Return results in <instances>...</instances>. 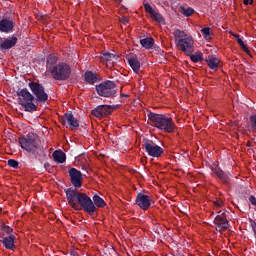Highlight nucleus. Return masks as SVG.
Segmentation results:
<instances>
[{
	"instance_id": "f257e3e1",
	"label": "nucleus",
	"mask_w": 256,
	"mask_h": 256,
	"mask_svg": "<svg viewBox=\"0 0 256 256\" xmlns=\"http://www.w3.org/2000/svg\"><path fill=\"white\" fill-rule=\"evenodd\" d=\"M68 204L73 210L79 211L80 208L89 215H94L96 206L92 202L89 195L79 192L75 188H67L64 190ZM80 206V208H79Z\"/></svg>"
},
{
	"instance_id": "f03ea898",
	"label": "nucleus",
	"mask_w": 256,
	"mask_h": 256,
	"mask_svg": "<svg viewBox=\"0 0 256 256\" xmlns=\"http://www.w3.org/2000/svg\"><path fill=\"white\" fill-rule=\"evenodd\" d=\"M19 144L32 158L38 159L39 161H45L47 159L45 149L40 147L39 142L36 138H33V136L20 137Z\"/></svg>"
},
{
	"instance_id": "7ed1b4c3",
	"label": "nucleus",
	"mask_w": 256,
	"mask_h": 256,
	"mask_svg": "<svg viewBox=\"0 0 256 256\" xmlns=\"http://www.w3.org/2000/svg\"><path fill=\"white\" fill-rule=\"evenodd\" d=\"M147 118L150 120L151 125L160 131L173 133L175 130V124L173 122V118L171 117L150 112L147 114Z\"/></svg>"
},
{
	"instance_id": "20e7f679",
	"label": "nucleus",
	"mask_w": 256,
	"mask_h": 256,
	"mask_svg": "<svg viewBox=\"0 0 256 256\" xmlns=\"http://www.w3.org/2000/svg\"><path fill=\"white\" fill-rule=\"evenodd\" d=\"M176 46L180 47V50L187 56H190L194 52L193 37L186 34L182 30H176L173 33Z\"/></svg>"
},
{
	"instance_id": "39448f33",
	"label": "nucleus",
	"mask_w": 256,
	"mask_h": 256,
	"mask_svg": "<svg viewBox=\"0 0 256 256\" xmlns=\"http://www.w3.org/2000/svg\"><path fill=\"white\" fill-rule=\"evenodd\" d=\"M18 103L25 112L33 113L37 111L38 104L34 103L35 96L27 88L17 91Z\"/></svg>"
},
{
	"instance_id": "423d86ee",
	"label": "nucleus",
	"mask_w": 256,
	"mask_h": 256,
	"mask_svg": "<svg viewBox=\"0 0 256 256\" xmlns=\"http://www.w3.org/2000/svg\"><path fill=\"white\" fill-rule=\"evenodd\" d=\"M50 74L54 80L66 81L72 74V69L67 62H59L50 68Z\"/></svg>"
},
{
	"instance_id": "0eeeda50",
	"label": "nucleus",
	"mask_w": 256,
	"mask_h": 256,
	"mask_svg": "<svg viewBox=\"0 0 256 256\" xmlns=\"http://www.w3.org/2000/svg\"><path fill=\"white\" fill-rule=\"evenodd\" d=\"M117 84L114 81L106 80L95 86L97 95L104 98H115L117 96Z\"/></svg>"
},
{
	"instance_id": "6e6552de",
	"label": "nucleus",
	"mask_w": 256,
	"mask_h": 256,
	"mask_svg": "<svg viewBox=\"0 0 256 256\" xmlns=\"http://www.w3.org/2000/svg\"><path fill=\"white\" fill-rule=\"evenodd\" d=\"M28 86L32 95L35 97L37 104L46 103L48 101L49 96L45 91V87L41 83L30 81Z\"/></svg>"
},
{
	"instance_id": "1a4fd4ad",
	"label": "nucleus",
	"mask_w": 256,
	"mask_h": 256,
	"mask_svg": "<svg viewBox=\"0 0 256 256\" xmlns=\"http://www.w3.org/2000/svg\"><path fill=\"white\" fill-rule=\"evenodd\" d=\"M143 147L145 148L146 153L150 157L159 158L164 154L163 148L158 146L157 143H155L154 141H152L150 139L143 140Z\"/></svg>"
},
{
	"instance_id": "9d476101",
	"label": "nucleus",
	"mask_w": 256,
	"mask_h": 256,
	"mask_svg": "<svg viewBox=\"0 0 256 256\" xmlns=\"http://www.w3.org/2000/svg\"><path fill=\"white\" fill-rule=\"evenodd\" d=\"M112 109H115V106L111 105H99L92 109L91 114L94 115L95 118H104L108 117L112 113Z\"/></svg>"
},
{
	"instance_id": "9b49d317",
	"label": "nucleus",
	"mask_w": 256,
	"mask_h": 256,
	"mask_svg": "<svg viewBox=\"0 0 256 256\" xmlns=\"http://www.w3.org/2000/svg\"><path fill=\"white\" fill-rule=\"evenodd\" d=\"M151 196L138 193L135 198V204L143 211H148L151 207Z\"/></svg>"
},
{
	"instance_id": "f8f14e48",
	"label": "nucleus",
	"mask_w": 256,
	"mask_h": 256,
	"mask_svg": "<svg viewBox=\"0 0 256 256\" xmlns=\"http://www.w3.org/2000/svg\"><path fill=\"white\" fill-rule=\"evenodd\" d=\"M71 183L74 188L79 189L82 187L83 175L78 169L72 168L68 171Z\"/></svg>"
},
{
	"instance_id": "ddd939ff",
	"label": "nucleus",
	"mask_w": 256,
	"mask_h": 256,
	"mask_svg": "<svg viewBox=\"0 0 256 256\" xmlns=\"http://www.w3.org/2000/svg\"><path fill=\"white\" fill-rule=\"evenodd\" d=\"M214 224L216 225V230L218 233H222L229 228V221L225 216V212H222L221 215L216 216L214 219Z\"/></svg>"
},
{
	"instance_id": "4468645a",
	"label": "nucleus",
	"mask_w": 256,
	"mask_h": 256,
	"mask_svg": "<svg viewBox=\"0 0 256 256\" xmlns=\"http://www.w3.org/2000/svg\"><path fill=\"white\" fill-rule=\"evenodd\" d=\"M15 240L16 233L10 234L8 236H0V243L5 249L10 251H14L16 249Z\"/></svg>"
},
{
	"instance_id": "2eb2a0df",
	"label": "nucleus",
	"mask_w": 256,
	"mask_h": 256,
	"mask_svg": "<svg viewBox=\"0 0 256 256\" xmlns=\"http://www.w3.org/2000/svg\"><path fill=\"white\" fill-rule=\"evenodd\" d=\"M69 125L71 130L79 129V120L72 113H66L62 116V125Z\"/></svg>"
},
{
	"instance_id": "dca6fc26",
	"label": "nucleus",
	"mask_w": 256,
	"mask_h": 256,
	"mask_svg": "<svg viewBox=\"0 0 256 256\" xmlns=\"http://www.w3.org/2000/svg\"><path fill=\"white\" fill-rule=\"evenodd\" d=\"M215 175L217 176V178L224 184L228 185L231 180L230 177L218 166H216L215 168L211 169Z\"/></svg>"
},
{
	"instance_id": "f3484780",
	"label": "nucleus",
	"mask_w": 256,
	"mask_h": 256,
	"mask_svg": "<svg viewBox=\"0 0 256 256\" xmlns=\"http://www.w3.org/2000/svg\"><path fill=\"white\" fill-rule=\"evenodd\" d=\"M15 27V23L11 20H7V18H2L0 20V31L4 33H9Z\"/></svg>"
},
{
	"instance_id": "a211bd4d",
	"label": "nucleus",
	"mask_w": 256,
	"mask_h": 256,
	"mask_svg": "<svg viewBox=\"0 0 256 256\" xmlns=\"http://www.w3.org/2000/svg\"><path fill=\"white\" fill-rule=\"evenodd\" d=\"M18 38L17 37H11L10 39H5L4 42L0 44V50H10L12 47H14L17 43Z\"/></svg>"
},
{
	"instance_id": "6ab92c4d",
	"label": "nucleus",
	"mask_w": 256,
	"mask_h": 256,
	"mask_svg": "<svg viewBox=\"0 0 256 256\" xmlns=\"http://www.w3.org/2000/svg\"><path fill=\"white\" fill-rule=\"evenodd\" d=\"M128 64L133 69L134 73L138 74L141 69V62L137 56H132L127 59Z\"/></svg>"
},
{
	"instance_id": "aec40b11",
	"label": "nucleus",
	"mask_w": 256,
	"mask_h": 256,
	"mask_svg": "<svg viewBox=\"0 0 256 256\" xmlns=\"http://www.w3.org/2000/svg\"><path fill=\"white\" fill-rule=\"evenodd\" d=\"M52 157L55 163H58V164H64L67 160L66 153H64L62 150H55L52 153Z\"/></svg>"
},
{
	"instance_id": "412c9836",
	"label": "nucleus",
	"mask_w": 256,
	"mask_h": 256,
	"mask_svg": "<svg viewBox=\"0 0 256 256\" xmlns=\"http://www.w3.org/2000/svg\"><path fill=\"white\" fill-rule=\"evenodd\" d=\"M84 80L86 81V83H88L89 85H94L95 83H97L98 81V77L97 74L92 72V71H86L84 73Z\"/></svg>"
},
{
	"instance_id": "4be33fe9",
	"label": "nucleus",
	"mask_w": 256,
	"mask_h": 256,
	"mask_svg": "<svg viewBox=\"0 0 256 256\" xmlns=\"http://www.w3.org/2000/svg\"><path fill=\"white\" fill-rule=\"evenodd\" d=\"M57 62H58V57L56 55L50 54L46 58V68L48 69L49 73H50V68L56 67Z\"/></svg>"
},
{
	"instance_id": "5701e85b",
	"label": "nucleus",
	"mask_w": 256,
	"mask_h": 256,
	"mask_svg": "<svg viewBox=\"0 0 256 256\" xmlns=\"http://www.w3.org/2000/svg\"><path fill=\"white\" fill-rule=\"evenodd\" d=\"M206 62L210 69L215 71L219 69V60L216 57L208 56V58H206Z\"/></svg>"
},
{
	"instance_id": "b1692460",
	"label": "nucleus",
	"mask_w": 256,
	"mask_h": 256,
	"mask_svg": "<svg viewBox=\"0 0 256 256\" xmlns=\"http://www.w3.org/2000/svg\"><path fill=\"white\" fill-rule=\"evenodd\" d=\"M140 44L143 46L144 49L150 50L154 45V39L152 37L140 39Z\"/></svg>"
},
{
	"instance_id": "393cba45",
	"label": "nucleus",
	"mask_w": 256,
	"mask_h": 256,
	"mask_svg": "<svg viewBox=\"0 0 256 256\" xmlns=\"http://www.w3.org/2000/svg\"><path fill=\"white\" fill-rule=\"evenodd\" d=\"M234 37L237 39L238 44L242 51H244L247 55L251 56V51L247 48L243 40L240 38L239 34H235Z\"/></svg>"
},
{
	"instance_id": "a878e982",
	"label": "nucleus",
	"mask_w": 256,
	"mask_h": 256,
	"mask_svg": "<svg viewBox=\"0 0 256 256\" xmlns=\"http://www.w3.org/2000/svg\"><path fill=\"white\" fill-rule=\"evenodd\" d=\"M190 56V61L193 63H199L203 61V52L197 51L195 54H191Z\"/></svg>"
},
{
	"instance_id": "bb28decb",
	"label": "nucleus",
	"mask_w": 256,
	"mask_h": 256,
	"mask_svg": "<svg viewBox=\"0 0 256 256\" xmlns=\"http://www.w3.org/2000/svg\"><path fill=\"white\" fill-rule=\"evenodd\" d=\"M92 200L94 201L93 204L96 205L99 208H103V207L106 206V203H105L104 199L101 198L99 195H94Z\"/></svg>"
},
{
	"instance_id": "cd10ccee",
	"label": "nucleus",
	"mask_w": 256,
	"mask_h": 256,
	"mask_svg": "<svg viewBox=\"0 0 256 256\" xmlns=\"http://www.w3.org/2000/svg\"><path fill=\"white\" fill-rule=\"evenodd\" d=\"M2 232L0 237H6V236H10V235H14V229L9 227V226H2Z\"/></svg>"
},
{
	"instance_id": "c85d7f7f",
	"label": "nucleus",
	"mask_w": 256,
	"mask_h": 256,
	"mask_svg": "<svg viewBox=\"0 0 256 256\" xmlns=\"http://www.w3.org/2000/svg\"><path fill=\"white\" fill-rule=\"evenodd\" d=\"M150 17L158 23H161L164 21L163 15H161L160 12H156L155 10Z\"/></svg>"
},
{
	"instance_id": "c756f323",
	"label": "nucleus",
	"mask_w": 256,
	"mask_h": 256,
	"mask_svg": "<svg viewBox=\"0 0 256 256\" xmlns=\"http://www.w3.org/2000/svg\"><path fill=\"white\" fill-rule=\"evenodd\" d=\"M195 11L192 8H181V14L186 17H191Z\"/></svg>"
},
{
	"instance_id": "7c9ffc66",
	"label": "nucleus",
	"mask_w": 256,
	"mask_h": 256,
	"mask_svg": "<svg viewBox=\"0 0 256 256\" xmlns=\"http://www.w3.org/2000/svg\"><path fill=\"white\" fill-rule=\"evenodd\" d=\"M250 126L253 131H256V114L250 115L249 117Z\"/></svg>"
},
{
	"instance_id": "2f4dec72",
	"label": "nucleus",
	"mask_w": 256,
	"mask_h": 256,
	"mask_svg": "<svg viewBox=\"0 0 256 256\" xmlns=\"http://www.w3.org/2000/svg\"><path fill=\"white\" fill-rule=\"evenodd\" d=\"M8 166H10L13 169H17L19 166V163L15 159H10L8 160Z\"/></svg>"
},
{
	"instance_id": "473e14b6",
	"label": "nucleus",
	"mask_w": 256,
	"mask_h": 256,
	"mask_svg": "<svg viewBox=\"0 0 256 256\" xmlns=\"http://www.w3.org/2000/svg\"><path fill=\"white\" fill-rule=\"evenodd\" d=\"M201 33L203 34V36L205 38H207L211 34V28L210 27H204V28H202Z\"/></svg>"
},
{
	"instance_id": "72a5a7b5",
	"label": "nucleus",
	"mask_w": 256,
	"mask_h": 256,
	"mask_svg": "<svg viewBox=\"0 0 256 256\" xmlns=\"http://www.w3.org/2000/svg\"><path fill=\"white\" fill-rule=\"evenodd\" d=\"M144 8H145V11L150 14V17H151L152 13L155 11L152 8L151 4L149 3L144 4Z\"/></svg>"
},
{
	"instance_id": "f704fd0d",
	"label": "nucleus",
	"mask_w": 256,
	"mask_h": 256,
	"mask_svg": "<svg viewBox=\"0 0 256 256\" xmlns=\"http://www.w3.org/2000/svg\"><path fill=\"white\" fill-rule=\"evenodd\" d=\"M114 54H110L109 52L104 53V59L107 62L113 61Z\"/></svg>"
},
{
	"instance_id": "c9c22d12",
	"label": "nucleus",
	"mask_w": 256,
	"mask_h": 256,
	"mask_svg": "<svg viewBox=\"0 0 256 256\" xmlns=\"http://www.w3.org/2000/svg\"><path fill=\"white\" fill-rule=\"evenodd\" d=\"M250 227L253 230V233L255 235V239H256V221L253 219H250Z\"/></svg>"
},
{
	"instance_id": "e433bc0d",
	"label": "nucleus",
	"mask_w": 256,
	"mask_h": 256,
	"mask_svg": "<svg viewBox=\"0 0 256 256\" xmlns=\"http://www.w3.org/2000/svg\"><path fill=\"white\" fill-rule=\"evenodd\" d=\"M249 202L251 205L256 207V197L254 195H250Z\"/></svg>"
},
{
	"instance_id": "4c0bfd02",
	"label": "nucleus",
	"mask_w": 256,
	"mask_h": 256,
	"mask_svg": "<svg viewBox=\"0 0 256 256\" xmlns=\"http://www.w3.org/2000/svg\"><path fill=\"white\" fill-rule=\"evenodd\" d=\"M214 205L217 207V209H219V207H222L223 202L222 200H216V202H214Z\"/></svg>"
},
{
	"instance_id": "58836bf2",
	"label": "nucleus",
	"mask_w": 256,
	"mask_h": 256,
	"mask_svg": "<svg viewBox=\"0 0 256 256\" xmlns=\"http://www.w3.org/2000/svg\"><path fill=\"white\" fill-rule=\"evenodd\" d=\"M244 5H253L254 0H243Z\"/></svg>"
},
{
	"instance_id": "ea45409f",
	"label": "nucleus",
	"mask_w": 256,
	"mask_h": 256,
	"mask_svg": "<svg viewBox=\"0 0 256 256\" xmlns=\"http://www.w3.org/2000/svg\"><path fill=\"white\" fill-rule=\"evenodd\" d=\"M124 25L128 24L129 23V19L124 17L122 18V21H121Z\"/></svg>"
},
{
	"instance_id": "a19ab883",
	"label": "nucleus",
	"mask_w": 256,
	"mask_h": 256,
	"mask_svg": "<svg viewBox=\"0 0 256 256\" xmlns=\"http://www.w3.org/2000/svg\"><path fill=\"white\" fill-rule=\"evenodd\" d=\"M119 56L118 55H114V57H112V61L115 62V61H119Z\"/></svg>"
},
{
	"instance_id": "79ce46f5",
	"label": "nucleus",
	"mask_w": 256,
	"mask_h": 256,
	"mask_svg": "<svg viewBox=\"0 0 256 256\" xmlns=\"http://www.w3.org/2000/svg\"><path fill=\"white\" fill-rule=\"evenodd\" d=\"M44 168H45V170L49 169L50 168V164L49 163H45L44 164Z\"/></svg>"
},
{
	"instance_id": "37998d69",
	"label": "nucleus",
	"mask_w": 256,
	"mask_h": 256,
	"mask_svg": "<svg viewBox=\"0 0 256 256\" xmlns=\"http://www.w3.org/2000/svg\"><path fill=\"white\" fill-rule=\"evenodd\" d=\"M71 256H79V254L76 251H72Z\"/></svg>"
},
{
	"instance_id": "c03bdc74",
	"label": "nucleus",
	"mask_w": 256,
	"mask_h": 256,
	"mask_svg": "<svg viewBox=\"0 0 256 256\" xmlns=\"http://www.w3.org/2000/svg\"><path fill=\"white\" fill-rule=\"evenodd\" d=\"M121 97H128V95H125V94H121Z\"/></svg>"
},
{
	"instance_id": "a18cd8bd",
	"label": "nucleus",
	"mask_w": 256,
	"mask_h": 256,
	"mask_svg": "<svg viewBox=\"0 0 256 256\" xmlns=\"http://www.w3.org/2000/svg\"><path fill=\"white\" fill-rule=\"evenodd\" d=\"M256 207V206H255ZM255 210H256V208H255Z\"/></svg>"
}]
</instances>
